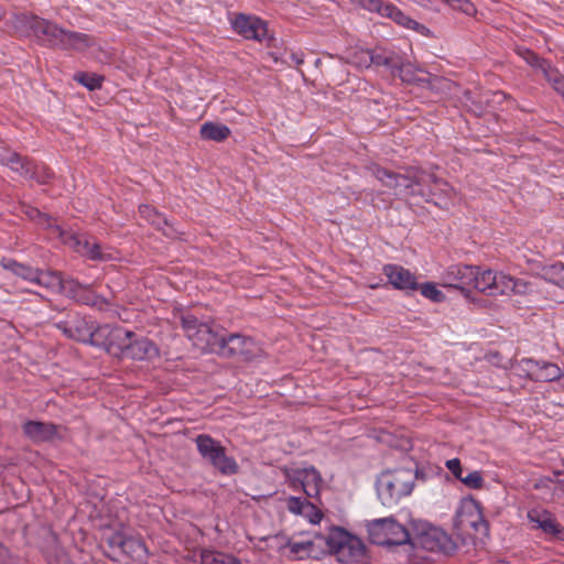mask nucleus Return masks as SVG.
<instances>
[{
	"label": "nucleus",
	"instance_id": "obj_1",
	"mask_svg": "<svg viewBox=\"0 0 564 564\" xmlns=\"http://www.w3.org/2000/svg\"><path fill=\"white\" fill-rule=\"evenodd\" d=\"M371 172L384 186L398 189L399 193L410 191L412 194L435 195L437 191L444 192L445 194L453 191L445 181L438 180L434 174L424 171L399 174L375 165L371 167Z\"/></svg>",
	"mask_w": 564,
	"mask_h": 564
},
{
	"label": "nucleus",
	"instance_id": "obj_2",
	"mask_svg": "<svg viewBox=\"0 0 564 564\" xmlns=\"http://www.w3.org/2000/svg\"><path fill=\"white\" fill-rule=\"evenodd\" d=\"M34 37L41 45L61 50L84 51L94 43L88 34L62 29L45 19L37 22Z\"/></svg>",
	"mask_w": 564,
	"mask_h": 564
},
{
	"label": "nucleus",
	"instance_id": "obj_3",
	"mask_svg": "<svg viewBox=\"0 0 564 564\" xmlns=\"http://www.w3.org/2000/svg\"><path fill=\"white\" fill-rule=\"evenodd\" d=\"M471 289L495 296L498 294H525L531 291V284L522 279H514L492 270H482L475 267Z\"/></svg>",
	"mask_w": 564,
	"mask_h": 564
},
{
	"label": "nucleus",
	"instance_id": "obj_4",
	"mask_svg": "<svg viewBox=\"0 0 564 564\" xmlns=\"http://www.w3.org/2000/svg\"><path fill=\"white\" fill-rule=\"evenodd\" d=\"M376 485L381 503L386 507H392L402 497L412 492L414 477L410 469L387 470L378 477Z\"/></svg>",
	"mask_w": 564,
	"mask_h": 564
},
{
	"label": "nucleus",
	"instance_id": "obj_5",
	"mask_svg": "<svg viewBox=\"0 0 564 564\" xmlns=\"http://www.w3.org/2000/svg\"><path fill=\"white\" fill-rule=\"evenodd\" d=\"M325 543L340 563L359 564L366 558V545L362 540L343 528H332Z\"/></svg>",
	"mask_w": 564,
	"mask_h": 564
},
{
	"label": "nucleus",
	"instance_id": "obj_6",
	"mask_svg": "<svg viewBox=\"0 0 564 564\" xmlns=\"http://www.w3.org/2000/svg\"><path fill=\"white\" fill-rule=\"evenodd\" d=\"M180 322L186 337L192 344L203 352L216 354L219 346L223 332L216 329L207 322H200L189 312H184L180 316Z\"/></svg>",
	"mask_w": 564,
	"mask_h": 564
},
{
	"label": "nucleus",
	"instance_id": "obj_7",
	"mask_svg": "<svg viewBox=\"0 0 564 564\" xmlns=\"http://www.w3.org/2000/svg\"><path fill=\"white\" fill-rule=\"evenodd\" d=\"M367 531L370 542L377 545H403L412 541L408 529L392 517L369 521Z\"/></svg>",
	"mask_w": 564,
	"mask_h": 564
},
{
	"label": "nucleus",
	"instance_id": "obj_8",
	"mask_svg": "<svg viewBox=\"0 0 564 564\" xmlns=\"http://www.w3.org/2000/svg\"><path fill=\"white\" fill-rule=\"evenodd\" d=\"M202 458L223 475H235L239 466L234 457L227 455L221 443L208 434H199L195 438Z\"/></svg>",
	"mask_w": 564,
	"mask_h": 564
},
{
	"label": "nucleus",
	"instance_id": "obj_9",
	"mask_svg": "<svg viewBox=\"0 0 564 564\" xmlns=\"http://www.w3.org/2000/svg\"><path fill=\"white\" fill-rule=\"evenodd\" d=\"M216 354L225 358H239L249 361L260 356L261 348L251 337L223 332Z\"/></svg>",
	"mask_w": 564,
	"mask_h": 564
},
{
	"label": "nucleus",
	"instance_id": "obj_10",
	"mask_svg": "<svg viewBox=\"0 0 564 564\" xmlns=\"http://www.w3.org/2000/svg\"><path fill=\"white\" fill-rule=\"evenodd\" d=\"M410 544L430 552H440L443 554H451L456 547L451 535L441 528L433 527L429 523H423L416 528V534L412 538Z\"/></svg>",
	"mask_w": 564,
	"mask_h": 564
},
{
	"label": "nucleus",
	"instance_id": "obj_11",
	"mask_svg": "<svg viewBox=\"0 0 564 564\" xmlns=\"http://www.w3.org/2000/svg\"><path fill=\"white\" fill-rule=\"evenodd\" d=\"M55 231L66 246L82 257L94 261H107L111 259V254L104 250L101 245L94 238L63 230L59 226H55Z\"/></svg>",
	"mask_w": 564,
	"mask_h": 564
},
{
	"label": "nucleus",
	"instance_id": "obj_12",
	"mask_svg": "<svg viewBox=\"0 0 564 564\" xmlns=\"http://www.w3.org/2000/svg\"><path fill=\"white\" fill-rule=\"evenodd\" d=\"M285 478L289 487L293 490L302 489L306 498L319 499L323 478L315 467L288 469Z\"/></svg>",
	"mask_w": 564,
	"mask_h": 564
},
{
	"label": "nucleus",
	"instance_id": "obj_13",
	"mask_svg": "<svg viewBox=\"0 0 564 564\" xmlns=\"http://www.w3.org/2000/svg\"><path fill=\"white\" fill-rule=\"evenodd\" d=\"M128 336H133V332L105 324L96 327L93 346L101 347L111 356L119 358Z\"/></svg>",
	"mask_w": 564,
	"mask_h": 564
},
{
	"label": "nucleus",
	"instance_id": "obj_14",
	"mask_svg": "<svg viewBox=\"0 0 564 564\" xmlns=\"http://www.w3.org/2000/svg\"><path fill=\"white\" fill-rule=\"evenodd\" d=\"M519 371L533 381L551 382L562 378L561 368L550 361L523 358L518 364Z\"/></svg>",
	"mask_w": 564,
	"mask_h": 564
},
{
	"label": "nucleus",
	"instance_id": "obj_15",
	"mask_svg": "<svg viewBox=\"0 0 564 564\" xmlns=\"http://www.w3.org/2000/svg\"><path fill=\"white\" fill-rule=\"evenodd\" d=\"M23 435L33 444L51 443L64 437L61 425L52 422L28 420L22 426Z\"/></svg>",
	"mask_w": 564,
	"mask_h": 564
},
{
	"label": "nucleus",
	"instance_id": "obj_16",
	"mask_svg": "<svg viewBox=\"0 0 564 564\" xmlns=\"http://www.w3.org/2000/svg\"><path fill=\"white\" fill-rule=\"evenodd\" d=\"M56 327L68 338L93 345L96 326L78 314L68 316L66 321L56 323Z\"/></svg>",
	"mask_w": 564,
	"mask_h": 564
},
{
	"label": "nucleus",
	"instance_id": "obj_17",
	"mask_svg": "<svg viewBox=\"0 0 564 564\" xmlns=\"http://www.w3.org/2000/svg\"><path fill=\"white\" fill-rule=\"evenodd\" d=\"M527 517L534 529H540L545 534L564 541V527L556 521L550 511L535 508L529 510Z\"/></svg>",
	"mask_w": 564,
	"mask_h": 564
},
{
	"label": "nucleus",
	"instance_id": "obj_18",
	"mask_svg": "<svg viewBox=\"0 0 564 564\" xmlns=\"http://www.w3.org/2000/svg\"><path fill=\"white\" fill-rule=\"evenodd\" d=\"M474 265L453 264L442 274L444 286L470 291L474 279Z\"/></svg>",
	"mask_w": 564,
	"mask_h": 564
},
{
	"label": "nucleus",
	"instance_id": "obj_19",
	"mask_svg": "<svg viewBox=\"0 0 564 564\" xmlns=\"http://www.w3.org/2000/svg\"><path fill=\"white\" fill-rule=\"evenodd\" d=\"M124 344L122 355L119 358L145 360L158 355V348L150 339L138 337L134 333L133 336H128Z\"/></svg>",
	"mask_w": 564,
	"mask_h": 564
},
{
	"label": "nucleus",
	"instance_id": "obj_20",
	"mask_svg": "<svg viewBox=\"0 0 564 564\" xmlns=\"http://www.w3.org/2000/svg\"><path fill=\"white\" fill-rule=\"evenodd\" d=\"M234 30L248 40L262 41L268 33L267 24L257 17L239 14L232 21Z\"/></svg>",
	"mask_w": 564,
	"mask_h": 564
},
{
	"label": "nucleus",
	"instance_id": "obj_21",
	"mask_svg": "<svg viewBox=\"0 0 564 564\" xmlns=\"http://www.w3.org/2000/svg\"><path fill=\"white\" fill-rule=\"evenodd\" d=\"M383 273L394 289L402 291H414L419 289L415 275L408 269L398 264H386Z\"/></svg>",
	"mask_w": 564,
	"mask_h": 564
},
{
	"label": "nucleus",
	"instance_id": "obj_22",
	"mask_svg": "<svg viewBox=\"0 0 564 564\" xmlns=\"http://www.w3.org/2000/svg\"><path fill=\"white\" fill-rule=\"evenodd\" d=\"M286 507L290 512L306 518L311 523H318L323 518L316 505L306 498L291 496L286 500Z\"/></svg>",
	"mask_w": 564,
	"mask_h": 564
},
{
	"label": "nucleus",
	"instance_id": "obj_23",
	"mask_svg": "<svg viewBox=\"0 0 564 564\" xmlns=\"http://www.w3.org/2000/svg\"><path fill=\"white\" fill-rule=\"evenodd\" d=\"M41 19L42 18L31 13L19 12L12 14L10 23L19 36L34 37L37 29V22H41Z\"/></svg>",
	"mask_w": 564,
	"mask_h": 564
},
{
	"label": "nucleus",
	"instance_id": "obj_24",
	"mask_svg": "<svg viewBox=\"0 0 564 564\" xmlns=\"http://www.w3.org/2000/svg\"><path fill=\"white\" fill-rule=\"evenodd\" d=\"M0 163L9 166L12 171L19 173L23 177L29 176L31 165L33 164L26 158L21 156L17 152L0 148Z\"/></svg>",
	"mask_w": 564,
	"mask_h": 564
},
{
	"label": "nucleus",
	"instance_id": "obj_25",
	"mask_svg": "<svg viewBox=\"0 0 564 564\" xmlns=\"http://www.w3.org/2000/svg\"><path fill=\"white\" fill-rule=\"evenodd\" d=\"M399 55L393 51L383 47H376L370 50L371 65L384 66L394 73V67L399 64Z\"/></svg>",
	"mask_w": 564,
	"mask_h": 564
},
{
	"label": "nucleus",
	"instance_id": "obj_26",
	"mask_svg": "<svg viewBox=\"0 0 564 564\" xmlns=\"http://www.w3.org/2000/svg\"><path fill=\"white\" fill-rule=\"evenodd\" d=\"M230 135V129L223 123L205 122L200 127V137L204 140L221 142Z\"/></svg>",
	"mask_w": 564,
	"mask_h": 564
},
{
	"label": "nucleus",
	"instance_id": "obj_27",
	"mask_svg": "<svg viewBox=\"0 0 564 564\" xmlns=\"http://www.w3.org/2000/svg\"><path fill=\"white\" fill-rule=\"evenodd\" d=\"M380 15L389 18L399 25L405 26L408 29L416 30L417 26L420 25L415 20L404 14L399 8H397L392 3H384Z\"/></svg>",
	"mask_w": 564,
	"mask_h": 564
},
{
	"label": "nucleus",
	"instance_id": "obj_28",
	"mask_svg": "<svg viewBox=\"0 0 564 564\" xmlns=\"http://www.w3.org/2000/svg\"><path fill=\"white\" fill-rule=\"evenodd\" d=\"M63 278L56 271H42L37 269L34 284L45 288L52 292H59L63 288Z\"/></svg>",
	"mask_w": 564,
	"mask_h": 564
},
{
	"label": "nucleus",
	"instance_id": "obj_29",
	"mask_svg": "<svg viewBox=\"0 0 564 564\" xmlns=\"http://www.w3.org/2000/svg\"><path fill=\"white\" fill-rule=\"evenodd\" d=\"M121 552L135 561H143L148 556L145 544L133 536H126Z\"/></svg>",
	"mask_w": 564,
	"mask_h": 564
},
{
	"label": "nucleus",
	"instance_id": "obj_30",
	"mask_svg": "<svg viewBox=\"0 0 564 564\" xmlns=\"http://www.w3.org/2000/svg\"><path fill=\"white\" fill-rule=\"evenodd\" d=\"M77 302L96 307L100 311H104L109 306V301L104 296L96 294L89 285L84 286Z\"/></svg>",
	"mask_w": 564,
	"mask_h": 564
},
{
	"label": "nucleus",
	"instance_id": "obj_31",
	"mask_svg": "<svg viewBox=\"0 0 564 564\" xmlns=\"http://www.w3.org/2000/svg\"><path fill=\"white\" fill-rule=\"evenodd\" d=\"M2 265L4 269L14 273L17 276H20L25 281L34 283L37 269L31 268L23 263H19L14 260H6V259L2 261Z\"/></svg>",
	"mask_w": 564,
	"mask_h": 564
},
{
	"label": "nucleus",
	"instance_id": "obj_32",
	"mask_svg": "<svg viewBox=\"0 0 564 564\" xmlns=\"http://www.w3.org/2000/svg\"><path fill=\"white\" fill-rule=\"evenodd\" d=\"M419 69L409 62H403L401 57H399V64L394 67L393 76H398L402 82L408 84L417 83L421 79L417 76Z\"/></svg>",
	"mask_w": 564,
	"mask_h": 564
},
{
	"label": "nucleus",
	"instance_id": "obj_33",
	"mask_svg": "<svg viewBox=\"0 0 564 564\" xmlns=\"http://www.w3.org/2000/svg\"><path fill=\"white\" fill-rule=\"evenodd\" d=\"M541 276L549 283L564 289V264L555 263L544 267Z\"/></svg>",
	"mask_w": 564,
	"mask_h": 564
},
{
	"label": "nucleus",
	"instance_id": "obj_34",
	"mask_svg": "<svg viewBox=\"0 0 564 564\" xmlns=\"http://www.w3.org/2000/svg\"><path fill=\"white\" fill-rule=\"evenodd\" d=\"M286 546L296 558H303L304 556L312 555L314 542L312 540L289 541Z\"/></svg>",
	"mask_w": 564,
	"mask_h": 564
},
{
	"label": "nucleus",
	"instance_id": "obj_35",
	"mask_svg": "<svg viewBox=\"0 0 564 564\" xmlns=\"http://www.w3.org/2000/svg\"><path fill=\"white\" fill-rule=\"evenodd\" d=\"M140 214L158 229H162L163 226H169L166 217L149 205L140 206Z\"/></svg>",
	"mask_w": 564,
	"mask_h": 564
},
{
	"label": "nucleus",
	"instance_id": "obj_36",
	"mask_svg": "<svg viewBox=\"0 0 564 564\" xmlns=\"http://www.w3.org/2000/svg\"><path fill=\"white\" fill-rule=\"evenodd\" d=\"M543 76L553 89L564 98V75L557 68L551 66Z\"/></svg>",
	"mask_w": 564,
	"mask_h": 564
},
{
	"label": "nucleus",
	"instance_id": "obj_37",
	"mask_svg": "<svg viewBox=\"0 0 564 564\" xmlns=\"http://www.w3.org/2000/svg\"><path fill=\"white\" fill-rule=\"evenodd\" d=\"M74 78L89 90H95L101 87L102 77L96 74L78 73Z\"/></svg>",
	"mask_w": 564,
	"mask_h": 564
},
{
	"label": "nucleus",
	"instance_id": "obj_38",
	"mask_svg": "<svg viewBox=\"0 0 564 564\" xmlns=\"http://www.w3.org/2000/svg\"><path fill=\"white\" fill-rule=\"evenodd\" d=\"M350 63L359 68H368L371 66L370 50H356L351 53Z\"/></svg>",
	"mask_w": 564,
	"mask_h": 564
},
{
	"label": "nucleus",
	"instance_id": "obj_39",
	"mask_svg": "<svg viewBox=\"0 0 564 564\" xmlns=\"http://www.w3.org/2000/svg\"><path fill=\"white\" fill-rule=\"evenodd\" d=\"M84 286L85 285L80 284L78 281L74 279H66L63 280V288H61L59 292H63L66 296L77 302Z\"/></svg>",
	"mask_w": 564,
	"mask_h": 564
},
{
	"label": "nucleus",
	"instance_id": "obj_40",
	"mask_svg": "<svg viewBox=\"0 0 564 564\" xmlns=\"http://www.w3.org/2000/svg\"><path fill=\"white\" fill-rule=\"evenodd\" d=\"M53 173L46 167V166H39L35 164L31 165V171L29 176H25L26 178H31L36 181L40 184H45L50 181Z\"/></svg>",
	"mask_w": 564,
	"mask_h": 564
},
{
	"label": "nucleus",
	"instance_id": "obj_41",
	"mask_svg": "<svg viewBox=\"0 0 564 564\" xmlns=\"http://www.w3.org/2000/svg\"><path fill=\"white\" fill-rule=\"evenodd\" d=\"M420 286L421 294L434 302H442L445 296L433 283H424Z\"/></svg>",
	"mask_w": 564,
	"mask_h": 564
},
{
	"label": "nucleus",
	"instance_id": "obj_42",
	"mask_svg": "<svg viewBox=\"0 0 564 564\" xmlns=\"http://www.w3.org/2000/svg\"><path fill=\"white\" fill-rule=\"evenodd\" d=\"M460 481L470 489H480L484 486V478L480 471L474 470L460 478Z\"/></svg>",
	"mask_w": 564,
	"mask_h": 564
},
{
	"label": "nucleus",
	"instance_id": "obj_43",
	"mask_svg": "<svg viewBox=\"0 0 564 564\" xmlns=\"http://www.w3.org/2000/svg\"><path fill=\"white\" fill-rule=\"evenodd\" d=\"M528 64H530L532 67L541 70V73L544 75L545 72L547 70V68H550L552 65L541 58L540 56H538L535 53L531 52V51H528L527 52V57H525Z\"/></svg>",
	"mask_w": 564,
	"mask_h": 564
},
{
	"label": "nucleus",
	"instance_id": "obj_44",
	"mask_svg": "<svg viewBox=\"0 0 564 564\" xmlns=\"http://www.w3.org/2000/svg\"><path fill=\"white\" fill-rule=\"evenodd\" d=\"M351 3L359 6L364 10L380 14L384 2L381 0H350Z\"/></svg>",
	"mask_w": 564,
	"mask_h": 564
},
{
	"label": "nucleus",
	"instance_id": "obj_45",
	"mask_svg": "<svg viewBox=\"0 0 564 564\" xmlns=\"http://www.w3.org/2000/svg\"><path fill=\"white\" fill-rule=\"evenodd\" d=\"M475 509H476V507L473 503V501L462 502L459 509L456 511V518L458 519L459 523H462V524L468 523L471 527H476V520L465 518L466 510H475Z\"/></svg>",
	"mask_w": 564,
	"mask_h": 564
},
{
	"label": "nucleus",
	"instance_id": "obj_46",
	"mask_svg": "<svg viewBox=\"0 0 564 564\" xmlns=\"http://www.w3.org/2000/svg\"><path fill=\"white\" fill-rule=\"evenodd\" d=\"M449 7L455 10H460L466 14H474L475 7L469 0H444Z\"/></svg>",
	"mask_w": 564,
	"mask_h": 564
},
{
	"label": "nucleus",
	"instance_id": "obj_47",
	"mask_svg": "<svg viewBox=\"0 0 564 564\" xmlns=\"http://www.w3.org/2000/svg\"><path fill=\"white\" fill-rule=\"evenodd\" d=\"M124 540L126 535L119 531L112 532L109 536L106 538V541L111 549H118L120 551L122 550Z\"/></svg>",
	"mask_w": 564,
	"mask_h": 564
},
{
	"label": "nucleus",
	"instance_id": "obj_48",
	"mask_svg": "<svg viewBox=\"0 0 564 564\" xmlns=\"http://www.w3.org/2000/svg\"><path fill=\"white\" fill-rule=\"evenodd\" d=\"M446 467L458 480L463 478V467L458 458L448 459L446 462Z\"/></svg>",
	"mask_w": 564,
	"mask_h": 564
},
{
	"label": "nucleus",
	"instance_id": "obj_49",
	"mask_svg": "<svg viewBox=\"0 0 564 564\" xmlns=\"http://www.w3.org/2000/svg\"><path fill=\"white\" fill-rule=\"evenodd\" d=\"M291 57L297 65L303 63V58L300 57L297 54H292Z\"/></svg>",
	"mask_w": 564,
	"mask_h": 564
},
{
	"label": "nucleus",
	"instance_id": "obj_50",
	"mask_svg": "<svg viewBox=\"0 0 564 564\" xmlns=\"http://www.w3.org/2000/svg\"><path fill=\"white\" fill-rule=\"evenodd\" d=\"M40 215H41V213H40L37 209H34V208H33V209H31V210H30V213H29V216H30L31 218H33V217H35V216H40Z\"/></svg>",
	"mask_w": 564,
	"mask_h": 564
},
{
	"label": "nucleus",
	"instance_id": "obj_51",
	"mask_svg": "<svg viewBox=\"0 0 564 564\" xmlns=\"http://www.w3.org/2000/svg\"><path fill=\"white\" fill-rule=\"evenodd\" d=\"M3 18V11L0 9V20Z\"/></svg>",
	"mask_w": 564,
	"mask_h": 564
},
{
	"label": "nucleus",
	"instance_id": "obj_52",
	"mask_svg": "<svg viewBox=\"0 0 564 564\" xmlns=\"http://www.w3.org/2000/svg\"><path fill=\"white\" fill-rule=\"evenodd\" d=\"M232 562H234L235 564H239V562H238L237 560H235V558H232Z\"/></svg>",
	"mask_w": 564,
	"mask_h": 564
}]
</instances>
